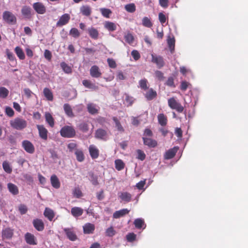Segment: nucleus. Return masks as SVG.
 <instances>
[{"instance_id":"nucleus-63","label":"nucleus","mask_w":248,"mask_h":248,"mask_svg":"<svg viewBox=\"0 0 248 248\" xmlns=\"http://www.w3.org/2000/svg\"><path fill=\"white\" fill-rule=\"evenodd\" d=\"M136 235L134 233H129L126 235V239L127 241L132 242L135 240Z\"/></svg>"},{"instance_id":"nucleus-10","label":"nucleus","mask_w":248,"mask_h":248,"mask_svg":"<svg viewBox=\"0 0 248 248\" xmlns=\"http://www.w3.org/2000/svg\"><path fill=\"white\" fill-rule=\"evenodd\" d=\"M32 224L35 229L39 232L43 231L44 230V223L41 219L36 218L33 219Z\"/></svg>"},{"instance_id":"nucleus-56","label":"nucleus","mask_w":248,"mask_h":248,"mask_svg":"<svg viewBox=\"0 0 248 248\" xmlns=\"http://www.w3.org/2000/svg\"><path fill=\"white\" fill-rule=\"evenodd\" d=\"M5 52L7 58L10 61H14L16 60L14 54L11 51H10L9 49H6Z\"/></svg>"},{"instance_id":"nucleus-45","label":"nucleus","mask_w":248,"mask_h":248,"mask_svg":"<svg viewBox=\"0 0 248 248\" xmlns=\"http://www.w3.org/2000/svg\"><path fill=\"white\" fill-rule=\"evenodd\" d=\"M76 158L79 162H82L84 160V155L81 150H77L75 152Z\"/></svg>"},{"instance_id":"nucleus-15","label":"nucleus","mask_w":248,"mask_h":248,"mask_svg":"<svg viewBox=\"0 0 248 248\" xmlns=\"http://www.w3.org/2000/svg\"><path fill=\"white\" fill-rule=\"evenodd\" d=\"M22 16L24 17L30 19L31 17V9L27 5L23 6L21 10Z\"/></svg>"},{"instance_id":"nucleus-46","label":"nucleus","mask_w":248,"mask_h":248,"mask_svg":"<svg viewBox=\"0 0 248 248\" xmlns=\"http://www.w3.org/2000/svg\"><path fill=\"white\" fill-rule=\"evenodd\" d=\"M100 11L104 17L109 18L110 15L112 13L109 9L102 8L100 9Z\"/></svg>"},{"instance_id":"nucleus-48","label":"nucleus","mask_w":248,"mask_h":248,"mask_svg":"<svg viewBox=\"0 0 248 248\" xmlns=\"http://www.w3.org/2000/svg\"><path fill=\"white\" fill-rule=\"evenodd\" d=\"M61 67L63 71L67 74H70L72 72L71 68L65 62H62L61 63Z\"/></svg>"},{"instance_id":"nucleus-5","label":"nucleus","mask_w":248,"mask_h":248,"mask_svg":"<svg viewBox=\"0 0 248 248\" xmlns=\"http://www.w3.org/2000/svg\"><path fill=\"white\" fill-rule=\"evenodd\" d=\"M22 146L28 153L32 154L35 152V148L33 144L28 140H23L22 142Z\"/></svg>"},{"instance_id":"nucleus-36","label":"nucleus","mask_w":248,"mask_h":248,"mask_svg":"<svg viewBox=\"0 0 248 248\" xmlns=\"http://www.w3.org/2000/svg\"><path fill=\"white\" fill-rule=\"evenodd\" d=\"M45 116L46 123L50 127H53L54 125V120L52 115L49 112H46Z\"/></svg>"},{"instance_id":"nucleus-27","label":"nucleus","mask_w":248,"mask_h":248,"mask_svg":"<svg viewBox=\"0 0 248 248\" xmlns=\"http://www.w3.org/2000/svg\"><path fill=\"white\" fill-rule=\"evenodd\" d=\"M80 13L85 16H89L91 15L92 9L88 5H83L80 8Z\"/></svg>"},{"instance_id":"nucleus-29","label":"nucleus","mask_w":248,"mask_h":248,"mask_svg":"<svg viewBox=\"0 0 248 248\" xmlns=\"http://www.w3.org/2000/svg\"><path fill=\"white\" fill-rule=\"evenodd\" d=\"M88 32L90 36L94 40H96L98 38V31L94 28L92 27L88 29Z\"/></svg>"},{"instance_id":"nucleus-43","label":"nucleus","mask_w":248,"mask_h":248,"mask_svg":"<svg viewBox=\"0 0 248 248\" xmlns=\"http://www.w3.org/2000/svg\"><path fill=\"white\" fill-rule=\"evenodd\" d=\"M142 24L143 26L147 28H151L153 26L152 22L148 17H144L142 18Z\"/></svg>"},{"instance_id":"nucleus-18","label":"nucleus","mask_w":248,"mask_h":248,"mask_svg":"<svg viewBox=\"0 0 248 248\" xmlns=\"http://www.w3.org/2000/svg\"><path fill=\"white\" fill-rule=\"evenodd\" d=\"M63 231L70 240L74 241L77 239V236L75 232L71 229L64 228Z\"/></svg>"},{"instance_id":"nucleus-19","label":"nucleus","mask_w":248,"mask_h":248,"mask_svg":"<svg viewBox=\"0 0 248 248\" xmlns=\"http://www.w3.org/2000/svg\"><path fill=\"white\" fill-rule=\"evenodd\" d=\"M83 232L85 234L93 233L95 230V226L91 223H87L83 226Z\"/></svg>"},{"instance_id":"nucleus-38","label":"nucleus","mask_w":248,"mask_h":248,"mask_svg":"<svg viewBox=\"0 0 248 248\" xmlns=\"http://www.w3.org/2000/svg\"><path fill=\"white\" fill-rule=\"evenodd\" d=\"M78 128L82 132H87L89 129V124L87 122H82L78 124Z\"/></svg>"},{"instance_id":"nucleus-53","label":"nucleus","mask_w":248,"mask_h":248,"mask_svg":"<svg viewBox=\"0 0 248 248\" xmlns=\"http://www.w3.org/2000/svg\"><path fill=\"white\" fill-rule=\"evenodd\" d=\"M137 158L140 160L143 161L146 157V155L144 152L140 149L137 150Z\"/></svg>"},{"instance_id":"nucleus-8","label":"nucleus","mask_w":248,"mask_h":248,"mask_svg":"<svg viewBox=\"0 0 248 248\" xmlns=\"http://www.w3.org/2000/svg\"><path fill=\"white\" fill-rule=\"evenodd\" d=\"M36 127L38 130L39 135L40 137L42 139L45 140H46L47 139L48 134L47 130L45 128V127L43 125L37 124L36 125Z\"/></svg>"},{"instance_id":"nucleus-1","label":"nucleus","mask_w":248,"mask_h":248,"mask_svg":"<svg viewBox=\"0 0 248 248\" xmlns=\"http://www.w3.org/2000/svg\"><path fill=\"white\" fill-rule=\"evenodd\" d=\"M10 125L16 130H22L27 125V121L21 118L17 117L10 122Z\"/></svg>"},{"instance_id":"nucleus-17","label":"nucleus","mask_w":248,"mask_h":248,"mask_svg":"<svg viewBox=\"0 0 248 248\" xmlns=\"http://www.w3.org/2000/svg\"><path fill=\"white\" fill-rule=\"evenodd\" d=\"M178 149V148L174 147L173 148L168 150L164 155V158L165 159H170L172 158L175 155Z\"/></svg>"},{"instance_id":"nucleus-49","label":"nucleus","mask_w":248,"mask_h":248,"mask_svg":"<svg viewBox=\"0 0 248 248\" xmlns=\"http://www.w3.org/2000/svg\"><path fill=\"white\" fill-rule=\"evenodd\" d=\"M125 10L129 13H133L136 11V6L134 3H129L125 5Z\"/></svg>"},{"instance_id":"nucleus-39","label":"nucleus","mask_w":248,"mask_h":248,"mask_svg":"<svg viewBox=\"0 0 248 248\" xmlns=\"http://www.w3.org/2000/svg\"><path fill=\"white\" fill-rule=\"evenodd\" d=\"M115 168L117 170L120 171L123 170L124 168V163L121 159H116L115 161Z\"/></svg>"},{"instance_id":"nucleus-54","label":"nucleus","mask_w":248,"mask_h":248,"mask_svg":"<svg viewBox=\"0 0 248 248\" xmlns=\"http://www.w3.org/2000/svg\"><path fill=\"white\" fill-rule=\"evenodd\" d=\"M124 39L125 41L131 45L133 44L134 42V37L131 33H127L124 36Z\"/></svg>"},{"instance_id":"nucleus-52","label":"nucleus","mask_w":248,"mask_h":248,"mask_svg":"<svg viewBox=\"0 0 248 248\" xmlns=\"http://www.w3.org/2000/svg\"><path fill=\"white\" fill-rule=\"evenodd\" d=\"M89 176L90 177V180L94 186H96L98 184V177L97 176L94 175L93 173H90Z\"/></svg>"},{"instance_id":"nucleus-26","label":"nucleus","mask_w":248,"mask_h":248,"mask_svg":"<svg viewBox=\"0 0 248 248\" xmlns=\"http://www.w3.org/2000/svg\"><path fill=\"white\" fill-rule=\"evenodd\" d=\"M50 182L52 186L55 188H59L60 187V182L55 174L52 175L50 177Z\"/></svg>"},{"instance_id":"nucleus-31","label":"nucleus","mask_w":248,"mask_h":248,"mask_svg":"<svg viewBox=\"0 0 248 248\" xmlns=\"http://www.w3.org/2000/svg\"><path fill=\"white\" fill-rule=\"evenodd\" d=\"M119 197L123 201L129 202L131 200V195L127 192H121L119 195Z\"/></svg>"},{"instance_id":"nucleus-28","label":"nucleus","mask_w":248,"mask_h":248,"mask_svg":"<svg viewBox=\"0 0 248 248\" xmlns=\"http://www.w3.org/2000/svg\"><path fill=\"white\" fill-rule=\"evenodd\" d=\"M157 119L158 123L162 126H165L167 125L168 122L167 117L163 113L159 114L157 116Z\"/></svg>"},{"instance_id":"nucleus-6","label":"nucleus","mask_w":248,"mask_h":248,"mask_svg":"<svg viewBox=\"0 0 248 248\" xmlns=\"http://www.w3.org/2000/svg\"><path fill=\"white\" fill-rule=\"evenodd\" d=\"M152 62L156 64L158 68H161L165 65L164 59L162 56L152 54Z\"/></svg>"},{"instance_id":"nucleus-37","label":"nucleus","mask_w":248,"mask_h":248,"mask_svg":"<svg viewBox=\"0 0 248 248\" xmlns=\"http://www.w3.org/2000/svg\"><path fill=\"white\" fill-rule=\"evenodd\" d=\"M15 51L18 58L23 60L25 58V55L22 49L19 46H16L15 48Z\"/></svg>"},{"instance_id":"nucleus-60","label":"nucleus","mask_w":248,"mask_h":248,"mask_svg":"<svg viewBox=\"0 0 248 248\" xmlns=\"http://www.w3.org/2000/svg\"><path fill=\"white\" fill-rule=\"evenodd\" d=\"M107 62L110 68H115L117 67V64L115 61L112 58H108Z\"/></svg>"},{"instance_id":"nucleus-21","label":"nucleus","mask_w":248,"mask_h":248,"mask_svg":"<svg viewBox=\"0 0 248 248\" xmlns=\"http://www.w3.org/2000/svg\"><path fill=\"white\" fill-rule=\"evenodd\" d=\"M88 111L91 114L93 115L98 113L99 107L93 103H89L87 106Z\"/></svg>"},{"instance_id":"nucleus-59","label":"nucleus","mask_w":248,"mask_h":248,"mask_svg":"<svg viewBox=\"0 0 248 248\" xmlns=\"http://www.w3.org/2000/svg\"><path fill=\"white\" fill-rule=\"evenodd\" d=\"M115 231L112 227L108 228L106 231V235L108 236L111 237L115 235Z\"/></svg>"},{"instance_id":"nucleus-64","label":"nucleus","mask_w":248,"mask_h":248,"mask_svg":"<svg viewBox=\"0 0 248 248\" xmlns=\"http://www.w3.org/2000/svg\"><path fill=\"white\" fill-rule=\"evenodd\" d=\"M5 113L9 117H13L14 115V111L10 107H7L5 108Z\"/></svg>"},{"instance_id":"nucleus-22","label":"nucleus","mask_w":248,"mask_h":248,"mask_svg":"<svg viewBox=\"0 0 248 248\" xmlns=\"http://www.w3.org/2000/svg\"><path fill=\"white\" fill-rule=\"evenodd\" d=\"M129 211L130 210L126 208L123 209L119 211H116L113 213V217L114 218H120L126 214H128Z\"/></svg>"},{"instance_id":"nucleus-3","label":"nucleus","mask_w":248,"mask_h":248,"mask_svg":"<svg viewBox=\"0 0 248 248\" xmlns=\"http://www.w3.org/2000/svg\"><path fill=\"white\" fill-rule=\"evenodd\" d=\"M2 18L6 23L9 24H15L16 23V16L10 11H4L3 13Z\"/></svg>"},{"instance_id":"nucleus-9","label":"nucleus","mask_w":248,"mask_h":248,"mask_svg":"<svg viewBox=\"0 0 248 248\" xmlns=\"http://www.w3.org/2000/svg\"><path fill=\"white\" fill-rule=\"evenodd\" d=\"M91 76L93 78H99L102 76V73L100 68L97 65H93L90 70Z\"/></svg>"},{"instance_id":"nucleus-7","label":"nucleus","mask_w":248,"mask_h":248,"mask_svg":"<svg viewBox=\"0 0 248 248\" xmlns=\"http://www.w3.org/2000/svg\"><path fill=\"white\" fill-rule=\"evenodd\" d=\"M32 7L36 12L39 14L42 15L46 12V8L41 2H35L33 4Z\"/></svg>"},{"instance_id":"nucleus-24","label":"nucleus","mask_w":248,"mask_h":248,"mask_svg":"<svg viewBox=\"0 0 248 248\" xmlns=\"http://www.w3.org/2000/svg\"><path fill=\"white\" fill-rule=\"evenodd\" d=\"M7 188L9 192L14 195H16L19 193L18 187L13 183H8L7 184Z\"/></svg>"},{"instance_id":"nucleus-4","label":"nucleus","mask_w":248,"mask_h":248,"mask_svg":"<svg viewBox=\"0 0 248 248\" xmlns=\"http://www.w3.org/2000/svg\"><path fill=\"white\" fill-rule=\"evenodd\" d=\"M168 105L171 109H175L178 112L181 113L184 110V107L174 97L168 100Z\"/></svg>"},{"instance_id":"nucleus-50","label":"nucleus","mask_w":248,"mask_h":248,"mask_svg":"<svg viewBox=\"0 0 248 248\" xmlns=\"http://www.w3.org/2000/svg\"><path fill=\"white\" fill-rule=\"evenodd\" d=\"M112 120L115 123L116 127L117 130L120 132H124V129L123 127V126H122L120 122L118 120V119L116 117H113Z\"/></svg>"},{"instance_id":"nucleus-25","label":"nucleus","mask_w":248,"mask_h":248,"mask_svg":"<svg viewBox=\"0 0 248 248\" xmlns=\"http://www.w3.org/2000/svg\"><path fill=\"white\" fill-rule=\"evenodd\" d=\"M44 215L49 221H52L55 216L54 211L49 208L46 207L44 212Z\"/></svg>"},{"instance_id":"nucleus-23","label":"nucleus","mask_w":248,"mask_h":248,"mask_svg":"<svg viewBox=\"0 0 248 248\" xmlns=\"http://www.w3.org/2000/svg\"><path fill=\"white\" fill-rule=\"evenodd\" d=\"M82 84L84 87L90 89L96 90L98 89V86L95 85L94 83H92L90 80H83L82 81Z\"/></svg>"},{"instance_id":"nucleus-61","label":"nucleus","mask_w":248,"mask_h":248,"mask_svg":"<svg viewBox=\"0 0 248 248\" xmlns=\"http://www.w3.org/2000/svg\"><path fill=\"white\" fill-rule=\"evenodd\" d=\"M190 84L186 81H183L181 83L180 85V89L183 91H185L189 86H190Z\"/></svg>"},{"instance_id":"nucleus-55","label":"nucleus","mask_w":248,"mask_h":248,"mask_svg":"<svg viewBox=\"0 0 248 248\" xmlns=\"http://www.w3.org/2000/svg\"><path fill=\"white\" fill-rule=\"evenodd\" d=\"M18 210L21 215H24L27 212L28 208L26 205L21 204L18 206Z\"/></svg>"},{"instance_id":"nucleus-62","label":"nucleus","mask_w":248,"mask_h":248,"mask_svg":"<svg viewBox=\"0 0 248 248\" xmlns=\"http://www.w3.org/2000/svg\"><path fill=\"white\" fill-rule=\"evenodd\" d=\"M131 55L135 61H138L140 58V55L137 50H133L132 51Z\"/></svg>"},{"instance_id":"nucleus-35","label":"nucleus","mask_w":248,"mask_h":248,"mask_svg":"<svg viewBox=\"0 0 248 248\" xmlns=\"http://www.w3.org/2000/svg\"><path fill=\"white\" fill-rule=\"evenodd\" d=\"M123 97L127 107L131 106L135 101V99L132 96L126 93L124 94Z\"/></svg>"},{"instance_id":"nucleus-42","label":"nucleus","mask_w":248,"mask_h":248,"mask_svg":"<svg viewBox=\"0 0 248 248\" xmlns=\"http://www.w3.org/2000/svg\"><path fill=\"white\" fill-rule=\"evenodd\" d=\"M2 167L4 170L7 173H11L12 172V168L9 163L7 161H4L2 163Z\"/></svg>"},{"instance_id":"nucleus-16","label":"nucleus","mask_w":248,"mask_h":248,"mask_svg":"<svg viewBox=\"0 0 248 248\" xmlns=\"http://www.w3.org/2000/svg\"><path fill=\"white\" fill-rule=\"evenodd\" d=\"M142 140L144 144L149 147L154 148L157 145V142L155 140L145 137H143Z\"/></svg>"},{"instance_id":"nucleus-14","label":"nucleus","mask_w":248,"mask_h":248,"mask_svg":"<svg viewBox=\"0 0 248 248\" xmlns=\"http://www.w3.org/2000/svg\"><path fill=\"white\" fill-rule=\"evenodd\" d=\"M95 137L96 139L102 140H106L107 139V132L103 129L100 128L96 130Z\"/></svg>"},{"instance_id":"nucleus-11","label":"nucleus","mask_w":248,"mask_h":248,"mask_svg":"<svg viewBox=\"0 0 248 248\" xmlns=\"http://www.w3.org/2000/svg\"><path fill=\"white\" fill-rule=\"evenodd\" d=\"M89 152L92 159H94L98 157L99 155V150L95 145H90L89 147Z\"/></svg>"},{"instance_id":"nucleus-57","label":"nucleus","mask_w":248,"mask_h":248,"mask_svg":"<svg viewBox=\"0 0 248 248\" xmlns=\"http://www.w3.org/2000/svg\"><path fill=\"white\" fill-rule=\"evenodd\" d=\"M73 194L74 196L77 198H79L82 196V193L81 191L78 187H76L74 189L73 192Z\"/></svg>"},{"instance_id":"nucleus-2","label":"nucleus","mask_w":248,"mask_h":248,"mask_svg":"<svg viewBox=\"0 0 248 248\" xmlns=\"http://www.w3.org/2000/svg\"><path fill=\"white\" fill-rule=\"evenodd\" d=\"M60 133L62 137L66 138H74L76 134L74 128L73 126L69 125H65L62 127Z\"/></svg>"},{"instance_id":"nucleus-32","label":"nucleus","mask_w":248,"mask_h":248,"mask_svg":"<svg viewBox=\"0 0 248 248\" xmlns=\"http://www.w3.org/2000/svg\"><path fill=\"white\" fill-rule=\"evenodd\" d=\"M63 109L65 114L69 117L73 118L75 116L71 107L69 104H64L63 105Z\"/></svg>"},{"instance_id":"nucleus-34","label":"nucleus","mask_w":248,"mask_h":248,"mask_svg":"<svg viewBox=\"0 0 248 248\" xmlns=\"http://www.w3.org/2000/svg\"><path fill=\"white\" fill-rule=\"evenodd\" d=\"M43 93L47 100L52 101L53 100V93L49 88H45L43 90Z\"/></svg>"},{"instance_id":"nucleus-40","label":"nucleus","mask_w":248,"mask_h":248,"mask_svg":"<svg viewBox=\"0 0 248 248\" xmlns=\"http://www.w3.org/2000/svg\"><path fill=\"white\" fill-rule=\"evenodd\" d=\"M134 224L137 229H141L143 226H145L143 219L141 218H137L134 220Z\"/></svg>"},{"instance_id":"nucleus-58","label":"nucleus","mask_w":248,"mask_h":248,"mask_svg":"<svg viewBox=\"0 0 248 248\" xmlns=\"http://www.w3.org/2000/svg\"><path fill=\"white\" fill-rule=\"evenodd\" d=\"M70 34L75 38H77L80 35L78 30L75 28H72L71 29L70 31Z\"/></svg>"},{"instance_id":"nucleus-33","label":"nucleus","mask_w":248,"mask_h":248,"mask_svg":"<svg viewBox=\"0 0 248 248\" xmlns=\"http://www.w3.org/2000/svg\"><path fill=\"white\" fill-rule=\"evenodd\" d=\"M104 27L110 31H113L117 29L116 25L110 21H106L104 23Z\"/></svg>"},{"instance_id":"nucleus-20","label":"nucleus","mask_w":248,"mask_h":248,"mask_svg":"<svg viewBox=\"0 0 248 248\" xmlns=\"http://www.w3.org/2000/svg\"><path fill=\"white\" fill-rule=\"evenodd\" d=\"M157 96V93L153 89H150L145 94V97L147 100H152Z\"/></svg>"},{"instance_id":"nucleus-30","label":"nucleus","mask_w":248,"mask_h":248,"mask_svg":"<svg viewBox=\"0 0 248 248\" xmlns=\"http://www.w3.org/2000/svg\"><path fill=\"white\" fill-rule=\"evenodd\" d=\"M71 214L74 217H78L80 216H81L83 213V210L78 207H74L72 208L71 209Z\"/></svg>"},{"instance_id":"nucleus-12","label":"nucleus","mask_w":248,"mask_h":248,"mask_svg":"<svg viewBox=\"0 0 248 248\" xmlns=\"http://www.w3.org/2000/svg\"><path fill=\"white\" fill-rule=\"evenodd\" d=\"M25 240L26 242L31 245H35L37 244V241L35 236L30 232H27L25 234Z\"/></svg>"},{"instance_id":"nucleus-13","label":"nucleus","mask_w":248,"mask_h":248,"mask_svg":"<svg viewBox=\"0 0 248 248\" xmlns=\"http://www.w3.org/2000/svg\"><path fill=\"white\" fill-rule=\"evenodd\" d=\"M70 19V16L68 14H64L60 18L59 21L57 22V26H62L66 24Z\"/></svg>"},{"instance_id":"nucleus-47","label":"nucleus","mask_w":248,"mask_h":248,"mask_svg":"<svg viewBox=\"0 0 248 248\" xmlns=\"http://www.w3.org/2000/svg\"><path fill=\"white\" fill-rule=\"evenodd\" d=\"M9 92L7 89L4 87H0V97L2 98H6Z\"/></svg>"},{"instance_id":"nucleus-44","label":"nucleus","mask_w":248,"mask_h":248,"mask_svg":"<svg viewBox=\"0 0 248 248\" xmlns=\"http://www.w3.org/2000/svg\"><path fill=\"white\" fill-rule=\"evenodd\" d=\"M168 45L171 53H173L175 48V39L174 38H169L168 40Z\"/></svg>"},{"instance_id":"nucleus-51","label":"nucleus","mask_w":248,"mask_h":248,"mask_svg":"<svg viewBox=\"0 0 248 248\" xmlns=\"http://www.w3.org/2000/svg\"><path fill=\"white\" fill-rule=\"evenodd\" d=\"M148 81L146 78H143L139 81L140 86L141 89L146 90L148 89Z\"/></svg>"},{"instance_id":"nucleus-41","label":"nucleus","mask_w":248,"mask_h":248,"mask_svg":"<svg viewBox=\"0 0 248 248\" xmlns=\"http://www.w3.org/2000/svg\"><path fill=\"white\" fill-rule=\"evenodd\" d=\"M13 235V232L12 230L9 228L5 229L2 232V236L4 238L9 239L11 238Z\"/></svg>"}]
</instances>
